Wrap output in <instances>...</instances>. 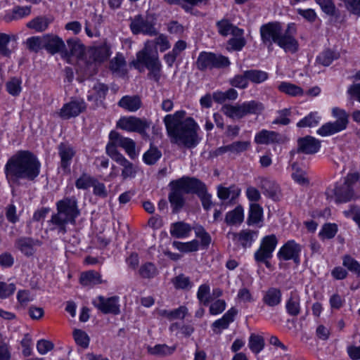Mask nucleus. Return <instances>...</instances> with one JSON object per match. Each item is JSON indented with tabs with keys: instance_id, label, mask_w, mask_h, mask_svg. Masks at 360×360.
Here are the masks:
<instances>
[{
	"instance_id": "nucleus-1",
	"label": "nucleus",
	"mask_w": 360,
	"mask_h": 360,
	"mask_svg": "<svg viewBox=\"0 0 360 360\" xmlns=\"http://www.w3.org/2000/svg\"><path fill=\"white\" fill-rule=\"evenodd\" d=\"M259 31L262 41L269 49H271L273 44L275 43L285 52L295 53L297 51L299 44L294 37L295 34L294 24H289L287 29L283 31L280 22H268L262 25Z\"/></svg>"
},
{
	"instance_id": "nucleus-2",
	"label": "nucleus",
	"mask_w": 360,
	"mask_h": 360,
	"mask_svg": "<svg viewBox=\"0 0 360 360\" xmlns=\"http://www.w3.org/2000/svg\"><path fill=\"white\" fill-rule=\"evenodd\" d=\"M41 164L37 156L28 150H19L9 158L5 165L8 178L34 180L39 174Z\"/></svg>"
},
{
	"instance_id": "nucleus-3",
	"label": "nucleus",
	"mask_w": 360,
	"mask_h": 360,
	"mask_svg": "<svg viewBox=\"0 0 360 360\" xmlns=\"http://www.w3.org/2000/svg\"><path fill=\"white\" fill-rule=\"evenodd\" d=\"M57 213L51 216L48 221L51 231H57L63 234L67 232V225L75 224L79 214L77 201L75 198H65L56 203Z\"/></svg>"
},
{
	"instance_id": "nucleus-4",
	"label": "nucleus",
	"mask_w": 360,
	"mask_h": 360,
	"mask_svg": "<svg viewBox=\"0 0 360 360\" xmlns=\"http://www.w3.org/2000/svg\"><path fill=\"white\" fill-rule=\"evenodd\" d=\"M198 126L191 117H187L176 126L167 129L171 142L187 148H195L200 142Z\"/></svg>"
},
{
	"instance_id": "nucleus-5",
	"label": "nucleus",
	"mask_w": 360,
	"mask_h": 360,
	"mask_svg": "<svg viewBox=\"0 0 360 360\" xmlns=\"http://www.w3.org/2000/svg\"><path fill=\"white\" fill-rule=\"evenodd\" d=\"M333 116L336 118L335 122H330L322 125L317 131V133L322 136H327L335 134L345 130L349 123V115L343 109L333 108L332 110Z\"/></svg>"
},
{
	"instance_id": "nucleus-6",
	"label": "nucleus",
	"mask_w": 360,
	"mask_h": 360,
	"mask_svg": "<svg viewBox=\"0 0 360 360\" xmlns=\"http://www.w3.org/2000/svg\"><path fill=\"white\" fill-rule=\"evenodd\" d=\"M230 63L227 57L206 51L200 52L195 62L196 67L200 71L227 68Z\"/></svg>"
},
{
	"instance_id": "nucleus-7",
	"label": "nucleus",
	"mask_w": 360,
	"mask_h": 360,
	"mask_svg": "<svg viewBox=\"0 0 360 360\" xmlns=\"http://www.w3.org/2000/svg\"><path fill=\"white\" fill-rule=\"evenodd\" d=\"M151 122L146 118L134 116L122 117L117 123V127L130 132H137L143 137L148 136L146 130L150 128Z\"/></svg>"
},
{
	"instance_id": "nucleus-8",
	"label": "nucleus",
	"mask_w": 360,
	"mask_h": 360,
	"mask_svg": "<svg viewBox=\"0 0 360 360\" xmlns=\"http://www.w3.org/2000/svg\"><path fill=\"white\" fill-rule=\"evenodd\" d=\"M159 63L158 53L156 49L153 47V41H148L144 49L137 53L134 65L136 67V64H142L148 68Z\"/></svg>"
},
{
	"instance_id": "nucleus-9",
	"label": "nucleus",
	"mask_w": 360,
	"mask_h": 360,
	"mask_svg": "<svg viewBox=\"0 0 360 360\" xmlns=\"http://www.w3.org/2000/svg\"><path fill=\"white\" fill-rule=\"evenodd\" d=\"M130 28L133 34L142 33L149 36H156L158 34L155 27L154 23L144 18L142 15H138L131 19Z\"/></svg>"
},
{
	"instance_id": "nucleus-10",
	"label": "nucleus",
	"mask_w": 360,
	"mask_h": 360,
	"mask_svg": "<svg viewBox=\"0 0 360 360\" xmlns=\"http://www.w3.org/2000/svg\"><path fill=\"white\" fill-rule=\"evenodd\" d=\"M92 304L103 314L116 315L120 312L119 297L117 296L105 297L100 295L93 300Z\"/></svg>"
},
{
	"instance_id": "nucleus-11",
	"label": "nucleus",
	"mask_w": 360,
	"mask_h": 360,
	"mask_svg": "<svg viewBox=\"0 0 360 360\" xmlns=\"http://www.w3.org/2000/svg\"><path fill=\"white\" fill-rule=\"evenodd\" d=\"M302 247L295 240H288L279 250L277 256L279 259L287 261L293 260L298 265L300 263V254Z\"/></svg>"
},
{
	"instance_id": "nucleus-12",
	"label": "nucleus",
	"mask_w": 360,
	"mask_h": 360,
	"mask_svg": "<svg viewBox=\"0 0 360 360\" xmlns=\"http://www.w3.org/2000/svg\"><path fill=\"white\" fill-rule=\"evenodd\" d=\"M170 193L168 199L172 207L174 213L179 212L185 205V198L184 197V190L180 184L176 181H171L169 184Z\"/></svg>"
},
{
	"instance_id": "nucleus-13",
	"label": "nucleus",
	"mask_w": 360,
	"mask_h": 360,
	"mask_svg": "<svg viewBox=\"0 0 360 360\" xmlns=\"http://www.w3.org/2000/svg\"><path fill=\"white\" fill-rule=\"evenodd\" d=\"M277 243L278 240L274 234L264 237L259 248L255 252V259L264 260V259H271Z\"/></svg>"
},
{
	"instance_id": "nucleus-14",
	"label": "nucleus",
	"mask_w": 360,
	"mask_h": 360,
	"mask_svg": "<svg viewBox=\"0 0 360 360\" xmlns=\"http://www.w3.org/2000/svg\"><path fill=\"white\" fill-rule=\"evenodd\" d=\"M41 245L39 240L27 236L17 238L14 243L15 248L27 257H32L36 252V247Z\"/></svg>"
},
{
	"instance_id": "nucleus-15",
	"label": "nucleus",
	"mask_w": 360,
	"mask_h": 360,
	"mask_svg": "<svg viewBox=\"0 0 360 360\" xmlns=\"http://www.w3.org/2000/svg\"><path fill=\"white\" fill-rule=\"evenodd\" d=\"M297 146V153L307 155L314 154L319 150L321 142L313 136H306L298 139Z\"/></svg>"
},
{
	"instance_id": "nucleus-16",
	"label": "nucleus",
	"mask_w": 360,
	"mask_h": 360,
	"mask_svg": "<svg viewBox=\"0 0 360 360\" xmlns=\"http://www.w3.org/2000/svg\"><path fill=\"white\" fill-rule=\"evenodd\" d=\"M86 108L83 100L72 101L63 105L60 112V116L63 119H70L78 116Z\"/></svg>"
},
{
	"instance_id": "nucleus-17",
	"label": "nucleus",
	"mask_w": 360,
	"mask_h": 360,
	"mask_svg": "<svg viewBox=\"0 0 360 360\" xmlns=\"http://www.w3.org/2000/svg\"><path fill=\"white\" fill-rule=\"evenodd\" d=\"M264 110L262 103L257 101H246L237 104V119H241L249 114L259 115Z\"/></svg>"
},
{
	"instance_id": "nucleus-18",
	"label": "nucleus",
	"mask_w": 360,
	"mask_h": 360,
	"mask_svg": "<svg viewBox=\"0 0 360 360\" xmlns=\"http://www.w3.org/2000/svg\"><path fill=\"white\" fill-rule=\"evenodd\" d=\"M352 182L340 181L337 183L333 191L338 202H345L351 200L353 196Z\"/></svg>"
},
{
	"instance_id": "nucleus-19",
	"label": "nucleus",
	"mask_w": 360,
	"mask_h": 360,
	"mask_svg": "<svg viewBox=\"0 0 360 360\" xmlns=\"http://www.w3.org/2000/svg\"><path fill=\"white\" fill-rule=\"evenodd\" d=\"M112 136L115 143L124 149L130 158L134 159L136 158V143L132 139L124 137L115 131H112Z\"/></svg>"
},
{
	"instance_id": "nucleus-20",
	"label": "nucleus",
	"mask_w": 360,
	"mask_h": 360,
	"mask_svg": "<svg viewBox=\"0 0 360 360\" xmlns=\"http://www.w3.org/2000/svg\"><path fill=\"white\" fill-rule=\"evenodd\" d=\"M44 49L51 54L58 52L62 53L65 49V43L58 36L46 34L44 36Z\"/></svg>"
},
{
	"instance_id": "nucleus-21",
	"label": "nucleus",
	"mask_w": 360,
	"mask_h": 360,
	"mask_svg": "<svg viewBox=\"0 0 360 360\" xmlns=\"http://www.w3.org/2000/svg\"><path fill=\"white\" fill-rule=\"evenodd\" d=\"M281 136L276 131L262 129L255 136V142L257 144L269 145L280 143Z\"/></svg>"
},
{
	"instance_id": "nucleus-22",
	"label": "nucleus",
	"mask_w": 360,
	"mask_h": 360,
	"mask_svg": "<svg viewBox=\"0 0 360 360\" xmlns=\"http://www.w3.org/2000/svg\"><path fill=\"white\" fill-rule=\"evenodd\" d=\"M237 313L238 311L235 308H231L224 314L221 319L215 321L212 324L214 333L219 334L222 330L228 328L229 324L234 321Z\"/></svg>"
},
{
	"instance_id": "nucleus-23",
	"label": "nucleus",
	"mask_w": 360,
	"mask_h": 360,
	"mask_svg": "<svg viewBox=\"0 0 360 360\" xmlns=\"http://www.w3.org/2000/svg\"><path fill=\"white\" fill-rule=\"evenodd\" d=\"M281 298L282 292L278 288L271 287L263 292L262 302L268 307H274L279 305Z\"/></svg>"
},
{
	"instance_id": "nucleus-24",
	"label": "nucleus",
	"mask_w": 360,
	"mask_h": 360,
	"mask_svg": "<svg viewBox=\"0 0 360 360\" xmlns=\"http://www.w3.org/2000/svg\"><path fill=\"white\" fill-rule=\"evenodd\" d=\"M68 50L65 46L63 53L62 54L65 57L76 56L80 58L83 56L84 52V46L77 38L70 39L67 41Z\"/></svg>"
},
{
	"instance_id": "nucleus-25",
	"label": "nucleus",
	"mask_w": 360,
	"mask_h": 360,
	"mask_svg": "<svg viewBox=\"0 0 360 360\" xmlns=\"http://www.w3.org/2000/svg\"><path fill=\"white\" fill-rule=\"evenodd\" d=\"M58 154L60 158L61 167L66 172L70 165L75 152L70 146L60 143L58 146Z\"/></svg>"
},
{
	"instance_id": "nucleus-26",
	"label": "nucleus",
	"mask_w": 360,
	"mask_h": 360,
	"mask_svg": "<svg viewBox=\"0 0 360 360\" xmlns=\"http://www.w3.org/2000/svg\"><path fill=\"white\" fill-rule=\"evenodd\" d=\"M108 89V86L106 84L96 82L92 88L91 93L88 95L87 100L89 101H94L96 102L94 107H96L98 105V101L101 103L105 99Z\"/></svg>"
},
{
	"instance_id": "nucleus-27",
	"label": "nucleus",
	"mask_w": 360,
	"mask_h": 360,
	"mask_svg": "<svg viewBox=\"0 0 360 360\" xmlns=\"http://www.w3.org/2000/svg\"><path fill=\"white\" fill-rule=\"evenodd\" d=\"M126 66L127 63L124 56L120 53H117L110 61L109 68L114 75L118 77H123L127 73Z\"/></svg>"
},
{
	"instance_id": "nucleus-28",
	"label": "nucleus",
	"mask_w": 360,
	"mask_h": 360,
	"mask_svg": "<svg viewBox=\"0 0 360 360\" xmlns=\"http://www.w3.org/2000/svg\"><path fill=\"white\" fill-rule=\"evenodd\" d=\"M176 183L181 184L185 193L195 194L198 197L207 190L202 181H176Z\"/></svg>"
},
{
	"instance_id": "nucleus-29",
	"label": "nucleus",
	"mask_w": 360,
	"mask_h": 360,
	"mask_svg": "<svg viewBox=\"0 0 360 360\" xmlns=\"http://www.w3.org/2000/svg\"><path fill=\"white\" fill-rule=\"evenodd\" d=\"M118 105L126 110L135 112L141 106V101L138 96H124L118 102Z\"/></svg>"
},
{
	"instance_id": "nucleus-30",
	"label": "nucleus",
	"mask_w": 360,
	"mask_h": 360,
	"mask_svg": "<svg viewBox=\"0 0 360 360\" xmlns=\"http://www.w3.org/2000/svg\"><path fill=\"white\" fill-rule=\"evenodd\" d=\"M89 58L96 63H103L106 60L110 55V48L108 46L94 47L89 51Z\"/></svg>"
},
{
	"instance_id": "nucleus-31",
	"label": "nucleus",
	"mask_w": 360,
	"mask_h": 360,
	"mask_svg": "<svg viewBox=\"0 0 360 360\" xmlns=\"http://www.w3.org/2000/svg\"><path fill=\"white\" fill-rule=\"evenodd\" d=\"M258 232L257 231H252L250 229L242 230L238 233H234L236 238H238V242L240 245L246 248L247 247L251 246L252 243L257 237Z\"/></svg>"
},
{
	"instance_id": "nucleus-32",
	"label": "nucleus",
	"mask_w": 360,
	"mask_h": 360,
	"mask_svg": "<svg viewBox=\"0 0 360 360\" xmlns=\"http://www.w3.org/2000/svg\"><path fill=\"white\" fill-rule=\"evenodd\" d=\"M191 231V226L183 221L172 224L170 229L171 235L176 238H185Z\"/></svg>"
},
{
	"instance_id": "nucleus-33",
	"label": "nucleus",
	"mask_w": 360,
	"mask_h": 360,
	"mask_svg": "<svg viewBox=\"0 0 360 360\" xmlns=\"http://www.w3.org/2000/svg\"><path fill=\"white\" fill-rule=\"evenodd\" d=\"M285 308L288 314L292 316H297L300 313V298L295 293H291L286 301Z\"/></svg>"
},
{
	"instance_id": "nucleus-34",
	"label": "nucleus",
	"mask_w": 360,
	"mask_h": 360,
	"mask_svg": "<svg viewBox=\"0 0 360 360\" xmlns=\"http://www.w3.org/2000/svg\"><path fill=\"white\" fill-rule=\"evenodd\" d=\"M80 283L82 285H95L101 283V275L94 271L82 273L80 276Z\"/></svg>"
},
{
	"instance_id": "nucleus-35",
	"label": "nucleus",
	"mask_w": 360,
	"mask_h": 360,
	"mask_svg": "<svg viewBox=\"0 0 360 360\" xmlns=\"http://www.w3.org/2000/svg\"><path fill=\"white\" fill-rule=\"evenodd\" d=\"M263 209L257 203L250 205L248 224L249 225L257 224L262 220Z\"/></svg>"
},
{
	"instance_id": "nucleus-36",
	"label": "nucleus",
	"mask_w": 360,
	"mask_h": 360,
	"mask_svg": "<svg viewBox=\"0 0 360 360\" xmlns=\"http://www.w3.org/2000/svg\"><path fill=\"white\" fill-rule=\"evenodd\" d=\"M243 208L238 205L233 210L226 213L225 221L229 225L240 224L243 221Z\"/></svg>"
},
{
	"instance_id": "nucleus-37",
	"label": "nucleus",
	"mask_w": 360,
	"mask_h": 360,
	"mask_svg": "<svg viewBox=\"0 0 360 360\" xmlns=\"http://www.w3.org/2000/svg\"><path fill=\"white\" fill-rule=\"evenodd\" d=\"M278 89L287 95L290 96H299L304 94L303 89L290 82H282L278 86Z\"/></svg>"
},
{
	"instance_id": "nucleus-38",
	"label": "nucleus",
	"mask_w": 360,
	"mask_h": 360,
	"mask_svg": "<svg viewBox=\"0 0 360 360\" xmlns=\"http://www.w3.org/2000/svg\"><path fill=\"white\" fill-rule=\"evenodd\" d=\"M110 141L106 146L107 154L117 163L120 162L125 158L117 150L118 143L112 139V131L109 134Z\"/></svg>"
},
{
	"instance_id": "nucleus-39",
	"label": "nucleus",
	"mask_w": 360,
	"mask_h": 360,
	"mask_svg": "<svg viewBox=\"0 0 360 360\" xmlns=\"http://www.w3.org/2000/svg\"><path fill=\"white\" fill-rule=\"evenodd\" d=\"M51 22V20L45 16H38L30 21L27 26L37 32H43L47 29Z\"/></svg>"
},
{
	"instance_id": "nucleus-40",
	"label": "nucleus",
	"mask_w": 360,
	"mask_h": 360,
	"mask_svg": "<svg viewBox=\"0 0 360 360\" xmlns=\"http://www.w3.org/2000/svg\"><path fill=\"white\" fill-rule=\"evenodd\" d=\"M245 76L248 77V81L255 84L262 83L269 77L267 72L260 70H246Z\"/></svg>"
},
{
	"instance_id": "nucleus-41",
	"label": "nucleus",
	"mask_w": 360,
	"mask_h": 360,
	"mask_svg": "<svg viewBox=\"0 0 360 360\" xmlns=\"http://www.w3.org/2000/svg\"><path fill=\"white\" fill-rule=\"evenodd\" d=\"M176 349V347H169L167 345H156L154 347H149L148 351L150 354L164 356L172 354Z\"/></svg>"
},
{
	"instance_id": "nucleus-42",
	"label": "nucleus",
	"mask_w": 360,
	"mask_h": 360,
	"mask_svg": "<svg viewBox=\"0 0 360 360\" xmlns=\"http://www.w3.org/2000/svg\"><path fill=\"white\" fill-rule=\"evenodd\" d=\"M139 275L143 278H153L158 274V270L152 262L142 264L139 270Z\"/></svg>"
},
{
	"instance_id": "nucleus-43",
	"label": "nucleus",
	"mask_w": 360,
	"mask_h": 360,
	"mask_svg": "<svg viewBox=\"0 0 360 360\" xmlns=\"http://www.w3.org/2000/svg\"><path fill=\"white\" fill-rule=\"evenodd\" d=\"M185 111L179 110L176 111L173 115H167L163 120L166 129H169V128L180 124L182 122L181 120L185 116Z\"/></svg>"
},
{
	"instance_id": "nucleus-44",
	"label": "nucleus",
	"mask_w": 360,
	"mask_h": 360,
	"mask_svg": "<svg viewBox=\"0 0 360 360\" xmlns=\"http://www.w3.org/2000/svg\"><path fill=\"white\" fill-rule=\"evenodd\" d=\"M248 346L253 353L258 354L264 349V340L262 336L252 333L250 336Z\"/></svg>"
},
{
	"instance_id": "nucleus-45",
	"label": "nucleus",
	"mask_w": 360,
	"mask_h": 360,
	"mask_svg": "<svg viewBox=\"0 0 360 360\" xmlns=\"http://www.w3.org/2000/svg\"><path fill=\"white\" fill-rule=\"evenodd\" d=\"M338 53H335L330 49H326L317 56L316 61L323 66H328L334 60L338 59Z\"/></svg>"
},
{
	"instance_id": "nucleus-46",
	"label": "nucleus",
	"mask_w": 360,
	"mask_h": 360,
	"mask_svg": "<svg viewBox=\"0 0 360 360\" xmlns=\"http://www.w3.org/2000/svg\"><path fill=\"white\" fill-rule=\"evenodd\" d=\"M172 245L175 248L184 252H195L199 248V243L197 240H193L188 243L174 241Z\"/></svg>"
},
{
	"instance_id": "nucleus-47",
	"label": "nucleus",
	"mask_w": 360,
	"mask_h": 360,
	"mask_svg": "<svg viewBox=\"0 0 360 360\" xmlns=\"http://www.w3.org/2000/svg\"><path fill=\"white\" fill-rule=\"evenodd\" d=\"M162 156V153L156 147L150 148L143 154V160L147 165H154Z\"/></svg>"
},
{
	"instance_id": "nucleus-48",
	"label": "nucleus",
	"mask_w": 360,
	"mask_h": 360,
	"mask_svg": "<svg viewBox=\"0 0 360 360\" xmlns=\"http://www.w3.org/2000/svg\"><path fill=\"white\" fill-rule=\"evenodd\" d=\"M239 193V190L233 189L232 187L226 188L223 186H219L217 195L221 200H223L228 199L233 200L238 196Z\"/></svg>"
},
{
	"instance_id": "nucleus-49",
	"label": "nucleus",
	"mask_w": 360,
	"mask_h": 360,
	"mask_svg": "<svg viewBox=\"0 0 360 360\" xmlns=\"http://www.w3.org/2000/svg\"><path fill=\"white\" fill-rule=\"evenodd\" d=\"M338 231L336 224H325L319 233V236L322 240L331 239L335 237Z\"/></svg>"
},
{
	"instance_id": "nucleus-50",
	"label": "nucleus",
	"mask_w": 360,
	"mask_h": 360,
	"mask_svg": "<svg viewBox=\"0 0 360 360\" xmlns=\"http://www.w3.org/2000/svg\"><path fill=\"white\" fill-rule=\"evenodd\" d=\"M197 297L203 305L207 306L212 301L210 286L207 284L201 285L198 288Z\"/></svg>"
},
{
	"instance_id": "nucleus-51",
	"label": "nucleus",
	"mask_w": 360,
	"mask_h": 360,
	"mask_svg": "<svg viewBox=\"0 0 360 360\" xmlns=\"http://www.w3.org/2000/svg\"><path fill=\"white\" fill-rule=\"evenodd\" d=\"M264 194L273 199L274 200H278L280 197V189L275 184H271V181H266L262 186Z\"/></svg>"
},
{
	"instance_id": "nucleus-52",
	"label": "nucleus",
	"mask_w": 360,
	"mask_h": 360,
	"mask_svg": "<svg viewBox=\"0 0 360 360\" xmlns=\"http://www.w3.org/2000/svg\"><path fill=\"white\" fill-rule=\"evenodd\" d=\"M172 283L176 289H190L193 285L189 277L183 274L174 277Z\"/></svg>"
},
{
	"instance_id": "nucleus-53",
	"label": "nucleus",
	"mask_w": 360,
	"mask_h": 360,
	"mask_svg": "<svg viewBox=\"0 0 360 360\" xmlns=\"http://www.w3.org/2000/svg\"><path fill=\"white\" fill-rule=\"evenodd\" d=\"M26 44L30 51L37 53L44 49V36L30 37L27 39Z\"/></svg>"
},
{
	"instance_id": "nucleus-54",
	"label": "nucleus",
	"mask_w": 360,
	"mask_h": 360,
	"mask_svg": "<svg viewBox=\"0 0 360 360\" xmlns=\"http://www.w3.org/2000/svg\"><path fill=\"white\" fill-rule=\"evenodd\" d=\"M342 264L349 271L356 274L358 276H360V264L351 256H345L343 257Z\"/></svg>"
},
{
	"instance_id": "nucleus-55",
	"label": "nucleus",
	"mask_w": 360,
	"mask_h": 360,
	"mask_svg": "<svg viewBox=\"0 0 360 360\" xmlns=\"http://www.w3.org/2000/svg\"><path fill=\"white\" fill-rule=\"evenodd\" d=\"M7 91L13 96H17L21 92V80L17 77L11 78L6 83Z\"/></svg>"
},
{
	"instance_id": "nucleus-56",
	"label": "nucleus",
	"mask_w": 360,
	"mask_h": 360,
	"mask_svg": "<svg viewBox=\"0 0 360 360\" xmlns=\"http://www.w3.org/2000/svg\"><path fill=\"white\" fill-rule=\"evenodd\" d=\"M118 164L123 167L122 171V175L123 178L127 179L134 177L136 170V167L131 162H130L126 158H124Z\"/></svg>"
},
{
	"instance_id": "nucleus-57",
	"label": "nucleus",
	"mask_w": 360,
	"mask_h": 360,
	"mask_svg": "<svg viewBox=\"0 0 360 360\" xmlns=\"http://www.w3.org/2000/svg\"><path fill=\"white\" fill-rule=\"evenodd\" d=\"M73 336L76 343L83 348H87L89 344V338L87 334L79 329H75Z\"/></svg>"
},
{
	"instance_id": "nucleus-58",
	"label": "nucleus",
	"mask_w": 360,
	"mask_h": 360,
	"mask_svg": "<svg viewBox=\"0 0 360 360\" xmlns=\"http://www.w3.org/2000/svg\"><path fill=\"white\" fill-rule=\"evenodd\" d=\"M319 117L316 116V113H310L303 119H302L297 124L298 127H312L318 124Z\"/></svg>"
},
{
	"instance_id": "nucleus-59",
	"label": "nucleus",
	"mask_w": 360,
	"mask_h": 360,
	"mask_svg": "<svg viewBox=\"0 0 360 360\" xmlns=\"http://www.w3.org/2000/svg\"><path fill=\"white\" fill-rule=\"evenodd\" d=\"M230 84L232 86L238 89H245L248 86V79L245 76V71L243 75H237L230 80Z\"/></svg>"
},
{
	"instance_id": "nucleus-60",
	"label": "nucleus",
	"mask_w": 360,
	"mask_h": 360,
	"mask_svg": "<svg viewBox=\"0 0 360 360\" xmlns=\"http://www.w3.org/2000/svg\"><path fill=\"white\" fill-rule=\"evenodd\" d=\"M11 41V37L5 33H0V54L8 57L11 51L8 47V44Z\"/></svg>"
},
{
	"instance_id": "nucleus-61",
	"label": "nucleus",
	"mask_w": 360,
	"mask_h": 360,
	"mask_svg": "<svg viewBox=\"0 0 360 360\" xmlns=\"http://www.w3.org/2000/svg\"><path fill=\"white\" fill-rule=\"evenodd\" d=\"M250 146V142L248 141H235L229 144L230 152L236 154H238L246 151Z\"/></svg>"
},
{
	"instance_id": "nucleus-62",
	"label": "nucleus",
	"mask_w": 360,
	"mask_h": 360,
	"mask_svg": "<svg viewBox=\"0 0 360 360\" xmlns=\"http://www.w3.org/2000/svg\"><path fill=\"white\" fill-rule=\"evenodd\" d=\"M278 116L273 121V124L288 125L290 120L288 116L290 115V110L289 108H285L278 112Z\"/></svg>"
},
{
	"instance_id": "nucleus-63",
	"label": "nucleus",
	"mask_w": 360,
	"mask_h": 360,
	"mask_svg": "<svg viewBox=\"0 0 360 360\" xmlns=\"http://www.w3.org/2000/svg\"><path fill=\"white\" fill-rule=\"evenodd\" d=\"M149 70L148 77L158 83L161 77L162 65L160 63L147 68Z\"/></svg>"
},
{
	"instance_id": "nucleus-64",
	"label": "nucleus",
	"mask_w": 360,
	"mask_h": 360,
	"mask_svg": "<svg viewBox=\"0 0 360 360\" xmlns=\"http://www.w3.org/2000/svg\"><path fill=\"white\" fill-rule=\"evenodd\" d=\"M54 347V345L52 342L46 340H40L37 343V349L41 354H45L48 352L52 350Z\"/></svg>"
}]
</instances>
